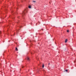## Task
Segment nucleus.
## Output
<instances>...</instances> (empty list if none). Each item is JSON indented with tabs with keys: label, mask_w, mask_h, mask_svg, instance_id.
<instances>
[{
	"label": "nucleus",
	"mask_w": 76,
	"mask_h": 76,
	"mask_svg": "<svg viewBox=\"0 0 76 76\" xmlns=\"http://www.w3.org/2000/svg\"><path fill=\"white\" fill-rule=\"evenodd\" d=\"M26 13V11H24L22 13V15H25V13Z\"/></svg>",
	"instance_id": "1"
},
{
	"label": "nucleus",
	"mask_w": 76,
	"mask_h": 76,
	"mask_svg": "<svg viewBox=\"0 0 76 76\" xmlns=\"http://www.w3.org/2000/svg\"><path fill=\"white\" fill-rule=\"evenodd\" d=\"M26 59H27L28 61H29V58L28 57H27Z\"/></svg>",
	"instance_id": "2"
},
{
	"label": "nucleus",
	"mask_w": 76,
	"mask_h": 76,
	"mask_svg": "<svg viewBox=\"0 0 76 76\" xmlns=\"http://www.w3.org/2000/svg\"><path fill=\"white\" fill-rule=\"evenodd\" d=\"M67 41V39H65V42H66Z\"/></svg>",
	"instance_id": "3"
},
{
	"label": "nucleus",
	"mask_w": 76,
	"mask_h": 76,
	"mask_svg": "<svg viewBox=\"0 0 76 76\" xmlns=\"http://www.w3.org/2000/svg\"><path fill=\"white\" fill-rule=\"evenodd\" d=\"M28 8H29V9H31V7L30 6H28Z\"/></svg>",
	"instance_id": "4"
},
{
	"label": "nucleus",
	"mask_w": 76,
	"mask_h": 76,
	"mask_svg": "<svg viewBox=\"0 0 76 76\" xmlns=\"http://www.w3.org/2000/svg\"><path fill=\"white\" fill-rule=\"evenodd\" d=\"M15 50L16 51H18V49L17 48H16Z\"/></svg>",
	"instance_id": "5"
},
{
	"label": "nucleus",
	"mask_w": 76,
	"mask_h": 76,
	"mask_svg": "<svg viewBox=\"0 0 76 76\" xmlns=\"http://www.w3.org/2000/svg\"><path fill=\"white\" fill-rule=\"evenodd\" d=\"M42 67L43 68L44 67V64L43 65Z\"/></svg>",
	"instance_id": "6"
},
{
	"label": "nucleus",
	"mask_w": 76,
	"mask_h": 76,
	"mask_svg": "<svg viewBox=\"0 0 76 76\" xmlns=\"http://www.w3.org/2000/svg\"><path fill=\"white\" fill-rule=\"evenodd\" d=\"M33 1V2H34V3H35V2H36V1Z\"/></svg>",
	"instance_id": "7"
},
{
	"label": "nucleus",
	"mask_w": 76,
	"mask_h": 76,
	"mask_svg": "<svg viewBox=\"0 0 76 76\" xmlns=\"http://www.w3.org/2000/svg\"><path fill=\"white\" fill-rule=\"evenodd\" d=\"M65 71H66V72H67L68 71V70H67L66 69V70H65Z\"/></svg>",
	"instance_id": "8"
},
{
	"label": "nucleus",
	"mask_w": 76,
	"mask_h": 76,
	"mask_svg": "<svg viewBox=\"0 0 76 76\" xmlns=\"http://www.w3.org/2000/svg\"><path fill=\"white\" fill-rule=\"evenodd\" d=\"M67 32H69V30H67Z\"/></svg>",
	"instance_id": "9"
},
{
	"label": "nucleus",
	"mask_w": 76,
	"mask_h": 76,
	"mask_svg": "<svg viewBox=\"0 0 76 76\" xmlns=\"http://www.w3.org/2000/svg\"><path fill=\"white\" fill-rule=\"evenodd\" d=\"M73 37H74V36H73V35H72Z\"/></svg>",
	"instance_id": "10"
},
{
	"label": "nucleus",
	"mask_w": 76,
	"mask_h": 76,
	"mask_svg": "<svg viewBox=\"0 0 76 76\" xmlns=\"http://www.w3.org/2000/svg\"><path fill=\"white\" fill-rule=\"evenodd\" d=\"M0 33H1V32H0Z\"/></svg>",
	"instance_id": "11"
},
{
	"label": "nucleus",
	"mask_w": 76,
	"mask_h": 76,
	"mask_svg": "<svg viewBox=\"0 0 76 76\" xmlns=\"http://www.w3.org/2000/svg\"><path fill=\"white\" fill-rule=\"evenodd\" d=\"M49 64H50V63H49Z\"/></svg>",
	"instance_id": "12"
},
{
	"label": "nucleus",
	"mask_w": 76,
	"mask_h": 76,
	"mask_svg": "<svg viewBox=\"0 0 76 76\" xmlns=\"http://www.w3.org/2000/svg\"><path fill=\"white\" fill-rule=\"evenodd\" d=\"M22 68H23V67H22Z\"/></svg>",
	"instance_id": "13"
}]
</instances>
